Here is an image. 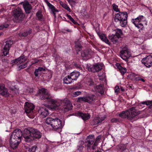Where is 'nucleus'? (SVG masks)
Segmentation results:
<instances>
[{
  "instance_id": "nucleus-1",
  "label": "nucleus",
  "mask_w": 152,
  "mask_h": 152,
  "mask_svg": "<svg viewBox=\"0 0 152 152\" xmlns=\"http://www.w3.org/2000/svg\"><path fill=\"white\" fill-rule=\"evenodd\" d=\"M37 95L39 96L40 99L47 101L49 105L52 109H56L61 105L65 111H68L72 108V104L69 100L66 99L64 100L56 101L52 99L47 90L44 88L39 89Z\"/></svg>"
},
{
  "instance_id": "nucleus-2",
  "label": "nucleus",
  "mask_w": 152,
  "mask_h": 152,
  "mask_svg": "<svg viewBox=\"0 0 152 152\" xmlns=\"http://www.w3.org/2000/svg\"><path fill=\"white\" fill-rule=\"evenodd\" d=\"M42 136V133L40 131L33 127L28 128L24 130L23 137L27 142H30L36 139L39 140Z\"/></svg>"
},
{
  "instance_id": "nucleus-3",
  "label": "nucleus",
  "mask_w": 152,
  "mask_h": 152,
  "mask_svg": "<svg viewBox=\"0 0 152 152\" xmlns=\"http://www.w3.org/2000/svg\"><path fill=\"white\" fill-rule=\"evenodd\" d=\"M140 113L135 107H132L126 111H123L119 114V116L123 118H127L130 121L133 122L139 118Z\"/></svg>"
},
{
  "instance_id": "nucleus-4",
  "label": "nucleus",
  "mask_w": 152,
  "mask_h": 152,
  "mask_svg": "<svg viewBox=\"0 0 152 152\" xmlns=\"http://www.w3.org/2000/svg\"><path fill=\"white\" fill-rule=\"evenodd\" d=\"M46 123L50 125L53 130L60 132L64 126L61 121L58 118L49 117L46 120Z\"/></svg>"
},
{
  "instance_id": "nucleus-5",
  "label": "nucleus",
  "mask_w": 152,
  "mask_h": 152,
  "mask_svg": "<svg viewBox=\"0 0 152 152\" xmlns=\"http://www.w3.org/2000/svg\"><path fill=\"white\" fill-rule=\"evenodd\" d=\"M128 14L126 12H119L115 15L114 21L115 22H119L120 25L122 27H125L127 24Z\"/></svg>"
},
{
  "instance_id": "nucleus-6",
  "label": "nucleus",
  "mask_w": 152,
  "mask_h": 152,
  "mask_svg": "<svg viewBox=\"0 0 152 152\" xmlns=\"http://www.w3.org/2000/svg\"><path fill=\"white\" fill-rule=\"evenodd\" d=\"M131 21L135 26L139 30H143V23L147 25L145 18L142 15H140L136 18L132 19Z\"/></svg>"
},
{
  "instance_id": "nucleus-7",
  "label": "nucleus",
  "mask_w": 152,
  "mask_h": 152,
  "mask_svg": "<svg viewBox=\"0 0 152 152\" xmlns=\"http://www.w3.org/2000/svg\"><path fill=\"white\" fill-rule=\"evenodd\" d=\"M22 137L11 134L10 140V145L11 148L15 149L17 148L21 141Z\"/></svg>"
},
{
  "instance_id": "nucleus-8",
  "label": "nucleus",
  "mask_w": 152,
  "mask_h": 152,
  "mask_svg": "<svg viewBox=\"0 0 152 152\" xmlns=\"http://www.w3.org/2000/svg\"><path fill=\"white\" fill-rule=\"evenodd\" d=\"M94 141V135L93 134H90L86 137L85 140V146L88 151L93 150L92 147Z\"/></svg>"
},
{
  "instance_id": "nucleus-9",
  "label": "nucleus",
  "mask_w": 152,
  "mask_h": 152,
  "mask_svg": "<svg viewBox=\"0 0 152 152\" xmlns=\"http://www.w3.org/2000/svg\"><path fill=\"white\" fill-rule=\"evenodd\" d=\"M13 21L16 23L21 22L24 17V14L20 9L14 10L13 12Z\"/></svg>"
},
{
  "instance_id": "nucleus-10",
  "label": "nucleus",
  "mask_w": 152,
  "mask_h": 152,
  "mask_svg": "<svg viewBox=\"0 0 152 152\" xmlns=\"http://www.w3.org/2000/svg\"><path fill=\"white\" fill-rule=\"evenodd\" d=\"M95 95L91 94L87 95L86 96L78 97L77 101L79 103H82L83 102H85L89 104H91L95 101Z\"/></svg>"
},
{
  "instance_id": "nucleus-11",
  "label": "nucleus",
  "mask_w": 152,
  "mask_h": 152,
  "mask_svg": "<svg viewBox=\"0 0 152 152\" xmlns=\"http://www.w3.org/2000/svg\"><path fill=\"white\" fill-rule=\"evenodd\" d=\"M103 64H97L93 66L90 64H87L86 68L89 72H98L102 69Z\"/></svg>"
},
{
  "instance_id": "nucleus-12",
  "label": "nucleus",
  "mask_w": 152,
  "mask_h": 152,
  "mask_svg": "<svg viewBox=\"0 0 152 152\" xmlns=\"http://www.w3.org/2000/svg\"><path fill=\"white\" fill-rule=\"evenodd\" d=\"M13 41L9 40L5 42L3 49L2 50V53L5 56H6L9 53L10 48L13 44Z\"/></svg>"
},
{
  "instance_id": "nucleus-13",
  "label": "nucleus",
  "mask_w": 152,
  "mask_h": 152,
  "mask_svg": "<svg viewBox=\"0 0 152 152\" xmlns=\"http://www.w3.org/2000/svg\"><path fill=\"white\" fill-rule=\"evenodd\" d=\"M25 111L27 114L33 113V110L34 108V106L33 104L28 102L25 103L24 104Z\"/></svg>"
},
{
  "instance_id": "nucleus-14",
  "label": "nucleus",
  "mask_w": 152,
  "mask_h": 152,
  "mask_svg": "<svg viewBox=\"0 0 152 152\" xmlns=\"http://www.w3.org/2000/svg\"><path fill=\"white\" fill-rule=\"evenodd\" d=\"M38 112L43 118L46 117L49 114L48 108L44 106L39 107Z\"/></svg>"
},
{
  "instance_id": "nucleus-15",
  "label": "nucleus",
  "mask_w": 152,
  "mask_h": 152,
  "mask_svg": "<svg viewBox=\"0 0 152 152\" xmlns=\"http://www.w3.org/2000/svg\"><path fill=\"white\" fill-rule=\"evenodd\" d=\"M152 56H147L142 60V63L147 67L150 68L152 66V61H151Z\"/></svg>"
},
{
  "instance_id": "nucleus-16",
  "label": "nucleus",
  "mask_w": 152,
  "mask_h": 152,
  "mask_svg": "<svg viewBox=\"0 0 152 152\" xmlns=\"http://www.w3.org/2000/svg\"><path fill=\"white\" fill-rule=\"evenodd\" d=\"M27 58V56H25L24 55L22 54L19 57L12 61V62L15 64H23L26 61Z\"/></svg>"
},
{
  "instance_id": "nucleus-17",
  "label": "nucleus",
  "mask_w": 152,
  "mask_h": 152,
  "mask_svg": "<svg viewBox=\"0 0 152 152\" xmlns=\"http://www.w3.org/2000/svg\"><path fill=\"white\" fill-rule=\"evenodd\" d=\"M0 94L6 97H7L10 95L7 89L4 85L1 84H0Z\"/></svg>"
},
{
  "instance_id": "nucleus-18",
  "label": "nucleus",
  "mask_w": 152,
  "mask_h": 152,
  "mask_svg": "<svg viewBox=\"0 0 152 152\" xmlns=\"http://www.w3.org/2000/svg\"><path fill=\"white\" fill-rule=\"evenodd\" d=\"M92 52L88 50L82 51L81 52V56L83 59L87 60L91 58L92 57Z\"/></svg>"
},
{
  "instance_id": "nucleus-19",
  "label": "nucleus",
  "mask_w": 152,
  "mask_h": 152,
  "mask_svg": "<svg viewBox=\"0 0 152 152\" xmlns=\"http://www.w3.org/2000/svg\"><path fill=\"white\" fill-rule=\"evenodd\" d=\"M23 7L26 14H29L32 9V7L28 1L23 2Z\"/></svg>"
},
{
  "instance_id": "nucleus-20",
  "label": "nucleus",
  "mask_w": 152,
  "mask_h": 152,
  "mask_svg": "<svg viewBox=\"0 0 152 152\" xmlns=\"http://www.w3.org/2000/svg\"><path fill=\"white\" fill-rule=\"evenodd\" d=\"M106 118V117L105 115L101 117L99 116L95 117L92 121V123L94 125H97L99 123L102 122Z\"/></svg>"
},
{
  "instance_id": "nucleus-21",
  "label": "nucleus",
  "mask_w": 152,
  "mask_h": 152,
  "mask_svg": "<svg viewBox=\"0 0 152 152\" xmlns=\"http://www.w3.org/2000/svg\"><path fill=\"white\" fill-rule=\"evenodd\" d=\"M46 71L45 67H39L36 69L34 72V74L36 77H38L39 75H41L42 74Z\"/></svg>"
},
{
  "instance_id": "nucleus-22",
  "label": "nucleus",
  "mask_w": 152,
  "mask_h": 152,
  "mask_svg": "<svg viewBox=\"0 0 152 152\" xmlns=\"http://www.w3.org/2000/svg\"><path fill=\"white\" fill-rule=\"evenodd\" d=\"M127 149L126 144H120L115 147V149L117 152H123Z\"/></svg>"
},
{
  "instance_id": "nucleus-23",
  "label": "nucleus",
  "mask_w": 152,
  "mask_h": 152,
  "mask_svg": "<svg viewBox=\"0 0 152 152\" xmlns=\"http://www.w3.org/2000/svg\"><path fill=\"white\" fill-rule=\"evenodd\" d=\"M77 115L81 117L84 121H86L89 119L91 115L88 113H83L80 111H78L77 113Z\"/></svg>"
},
{
  "instance_id": "nucleus-24",
  "label": "nucleus",
  "mask_w": 152,
  "mask_h": 152,
  "mask_svg": "<svg viewBox=\"0 0 152 152\" xmlns=\"http://www.w3.org/2000/svg\"><path fill=\"white\" fill-rule=\"evenodd\" d=\"M80 75V73L78 71L75 70L72 72L69 75L70 78L73 80H76Z\"/></svg>"
},
{
  "instance_id": "nucleus-25",
  "label": "nucleus",
  "mask_w": 152,
  "mask_h": 152,
  "mask_svg": "<svg viewBox=\"0 0 152 152\" xmlns=\"http://www.w3.org/2000/svg\"><path fill=\"white\" fill-rule=\"evenodd\" d=\"M98 35L101 40L108 44V45H110V43L109 40L107 39L104 34L101 33H98Z\"/></svg>"
},
{
  "instance_id": "nucleus-26",
  "label": "nucleus",
  "mask_w": 152,
  "mask_h": 152,
  "mask_svg": "<svg viewBox=\"0 0 152 152\" xmlns=\"http://www.w3.org/2000/svg\"><path fill=\"white\" fill-rule=\"evenodd\" d=\"M116 66L122 75H124L125 73L126 72L127 70L126 68L123 67L120 64L117 63Z\"/></svg>"
},
{
  "instance_id": "nucleus-27",
  "label": "nucleus",
  "mask_w": 152,
  "mask_h": 152,
  "mask_svg": "<svg viewBox=\"0 0 152 152\" xmlns=\"http://www.w3.org/2000/svg\"><path fill=\"white\" fill-rule=\"evenodd\" d=\"M31 29L26 30L22 32H20L18 34V36L20 37H26L28 35L30 34L31 33Z\"/></svg>"
},
{
  "instance_id": "nucleus-28",
  "label": "nucleus",
  "mask_w": 152,
  "mask_h": 152,
  "mask_svg": "<svg viewBox=\"0 0 152 152\" xmlns=\"http://www.w3.org/2000/svg\"><path fill=\"white\" fill-rule=\"evenodd\" d=\"M109 39L114 44L118 42V38L114 34H110L108 37Z\"/></svg>"
},
{
  "instance_id": "nucleus-29",
  "label": "nucleus",
  "mask_w": 152,
  "mask_h": 152,
  "mask_svg": "<svg viewBox=\"0 0 152 152\" xmlns=\"http://www.w3.org/2000/svg\"><path fill=\"white\" fill-rule=\"evenodd\" d=\"M11 134L15 135L16 136H20L22 138V133L21 130L19 129H15L12 133Z\"/></svg>"
},
{
  "instance_id": "nucleus-30",
  "label": "nucleus",
  "mask_w": 152,
  "mask_h": 152,
  "mask_svg": "<svg viewBox=\"0 0 152 152\" xmlns=\"http://www.w3.org/2000/svg\"><path fill=\"white\" fill-rule=\"evenodd\" d=\"M75 48L77 51L79 52L81 50L82 46L80 41H77L75 42Z\"/></svg>"
},
{
  "instance_id": "nucleus-31",
  "label": "nucleus",
  "mask_w": 152,
  "mask_h": 152,
  "mask_svg": "<svg viewBox=\"0 0 152 152\" xmlns=\"http://www.w3.org/2000/svg\"><path fill=\"white\" fill-rule=\"evenodd\" d=\"M101 135H99L95 139L94 142V144L93 145V146L92 147L93 150H94L96 147L98 145V144L101 140Z\"/></svg>"
},
{
  "instance_id": "nucleus-32",
  "label": "nucleus",
  "mask_w": 152,
  "mask_h": 152,
  "mask_svg": "<svg viewBox=\"0 0 152 152\" xmlns=\"http://www.w3.org/2000/svg\"><path fill=\"white\" fill-rule=\"evenodd\" d=\"M72 80H73L70 78L69 75H68L64 77L63 80V82L64 83L68 84L71 83Z\"/></svg>"
},
{
  "instance_id": "nucleus-33",
  "label": "nucleus",
  "mask_w": 152,
  "mask_h": 152,
  "mask_svg": "<svg viewBox=\"0 0 152 152\" xmlns=\"http://www.w3.org/2000/svg\"><path fill=\"white\" fill-rule=\"evenodd\" d=\"M115 36L118 39L121 37V36L123 35L122 30L120 29L117 28L115 30Z\"/></svg>"
},
{
  "instance_id": "nucleus-34",
  "label": "nucleus",
  "mask_w": 152,
  "mask_h": 152,
  "mask_svg": "<svg viewBox=\"0 0 152 152\" xmlns=\"http://www.w3.org/2000/svg\"><path fill=\"white\" fill-rule=\"evenodd\" d=\"M130 52L126 53L123 54H120L121 58L125 60H127L130 56Z\"/></svg>"
},
{
  "instance_id": "nucleus-35",
  "label": "nucleus",
  "mask_w": 152,
  "mask_h": 152,
  "mask_svg": "<svg viewBox=\"0 0 152 152\" xmlns=\"http://www.w3.org/2000/svg\"><path fill=\"white\" fill-rule=\"evenodd\" d=\"M47 4L49 8L51 10L52 12H58V10L56 9L55 7L52 4H51L48 1L47 2Z\"/></svg>"
},
{
  "instance_id": "nucleus-36",
  "label": "nucleus",
  "mask_w": 152,
  "mask_h": 152,
  "mask_svg": "<svg viewBox=\"0 0 152 152\" xmlns=\"http://www.w3.org/2000/svg\"><path fill=\"white\" fill-rule=\"evenodd\" d=\"M42 60L41 59H38L37 58H34L33 59V61L31 62V64L30 65V67H31L32 65L37 64L39 62H41L42 61Z\"/></svg>"
},
{
  "instance_id": "nucleus-37",
  "label": "nucleus",
  "mask_w": 152,
  "mask_h": 152,
  "mask_svg": "<svg viewBox=\"0 0 152 152\" xmlns=\"http://www.w3.org/2000/svg\"><path fill=\"white\" fill-rule=\"evenodd\" d=\"M36 16L38 20L40 21H42L43 20V15L39 11L36 13Z\"/></svg>"
},
{
  "instance_id": "nucleus-38",
  "label": "nucleus",
  "mask_w": 152,
  "mask_h": 152,
  "mask_svg": "<svg viewBox=\"0 0 152 152\" xmlns=\"http://www.w3.org/2000/svg\"><path fill=\"white\" fill-rule=\"evenodd\" d=\"M96 89L99 93L101 94H103L104 93L103 90V88L100 85H99L96 87Z\"/></svg>"
},
{
  "instance_id": "nucleus-39",
  "label": "nucleus",
  "mask_w": 152,
  "mask_h": 152,
  "mask_svg": "<svg viewBox=\"0 0 152 152\" xmlns=\"http://www.w3.org/2000/svg\"><path fill=\"white\" fill-rule=\"evenodd\" d=\"M37 148V146L34 145L32 146L31 148H29L28 151L29 152H35Z\"/></svg>"
},
{
  "instance_id": "nucleus-40",
  "label": "nucleus",
  "mask_w": 152,
  "mask_h": 152,
  "mask_svg": "<svg viewBox=\"0 0 152 152\" xmlns=\"http://www.w3.org/2000/svg\"><path fill=\"white\" fill-rule=\"evenodd\" d=\"M130 52L129 51V49L127 47H124L121 50L120 52V54H123L124 53H128Z\"/></svg>"
},
{
  "instance_id": "nucleus-41",
  "label": "nucleus",
  "mask_w": 152,
  "mask_h": 152,
  "mask_svg": "<svg viewBox=\"0 0 152 152\" xmlns=\"http://www.w3.org/2000/svg\"><path fill=\"white\" fill-rule=\"evenodd\" d=\"M66 16L72 22L75 24H76L77 23L73 18L71 15L67 14Z\"/></svg>"
},
{
  "instance_id": "nucleus-42",
  "label": "nucleus",
  "mask_w": 152,
  "mask_h": 152,
  "mask_svg": "<svg viewBox=\"0 0 152 152\" xmlns=\"http://www.w3.org/2000/svg\"><path fill=\"white\" fill-rule=\"evenodd\" d=\"M113 9L116 12H120V10L118 9V6L115 4L114 3L112 4Z\"/></svg>"
},
{
  "instance_id": "nucleus-43",
  "label": "nucleus",
  "mask_w": 152,
  "mask_h": 152,
  "mask_svg": "<svg viewBox=\"0 0 152 152\" xmlns=\"http://www.w3.org/2000/svg\"><path fill=\"white\" fill-rule=\"evenodd\" d=\"M9 26V24L6 23H4L0 25V30L4 28H7Z\"/></svg>"
},
{
  "instance_id": "nucleus-44",
  "label": "nucleus",
  "mask_w": 152,
  "mask_h": 152,
  "mask_svg": "<svg viewBox=\"0 0 152 152\" xmlns=\"http://www.w3.org/2000/svg\"><path fill=\"white\" fill-rule=\"evenodd\" d=\"M152 103V100L151 101L148 100L147 101H143L141 102L140 103V104H146L147 105H150Z\"/></svg>"
},
{
  "instance_id": "nucleus-45",
  "label": "nucleus",
  "mask_w": 152,
  "mask_h": 152,
  "mask_svg": "<svg viewBox=\"0 0 152 152\" xmlns=\"http://www.w3.org/2000/svg\"><path fill=\"white\" fill-rule=\"evenodd\" d=\"M62 6L63 8H65L69 12H71V10L67 4H63Z\"/></svg>"
},
{
  "instance_id": "nucleus-46",
  "label": "nucleus",
  "mask_w": 152,
  "mask_h": 152,
  "mask_svg": "<svg viewBox=\"0 0 152 152\" xmlns=\"http://www.w3.org/2000/svg\"><path fill=\"white\" fill-rule=\"evenodd\" d=\"M84 147L83 145H80L77 146V150H78L79 152H83V149Z\"/></svg>"
},
{
  "instance_id": "nucleus-47",
  "label": "nucleus",
  "mask_w": 152,
  "mask_h": 152,
  "mask_svg": "<svg viewBox=\"0 0 152 152\" xmlns=\"http://www.w3.org/2000/svg\"><path fill=\"white\" fill-rule=\"evenodd\" d=\"M73 65L77 68L79 69L80 70L82 69V68L81 67L80 65L77 63H74Z\"/></svg>"
},
{
  "instance_id": "nucleus-48",
  "label": "nucleus",
  "mask_w": 152,
  "mask_h": 152,
  "mask_svg": "<svg viewBox=\"0 0 152 152\" xmlns=\"http://www.w3.org/2000/svg\"><path fill=\"white\" fill-rule=\"evenodd\" d=\"M81 92L80 91H77L74 92L72 94V96L74 97H76L78 95H80Z\"/></svg>"
},
{
  "instance_id": "nucleus-49",
  "label": "nucleus",
  "mask_w": 152,
  "mask_h": 152,
  "mask_svg": "<svg viewBox=\"0 0 152 152\" xmlns=\"http://www.w3.org/2000/svg\"><path fill=\"white\" fill-rule=\"evenodd\" d=\"M28 61H27V62H25V63L23 64H22L21 65H20L19 66V67L20 69H23L25 67H26L27 66V63L28 62Z\"/></svg>"
},
{
  "instance_id": "nucleus-50",
  "label": "nucleus",
  "mask_w": 152,
  "mask_h": 152,
  "mask_svg": "<svg viewBox=\"0 0 152 152\" xmlns=\"http://www.w3.org/2000/svg\"><path fill=\"white\" fill-rule=\"evenodd\" d=\"M66 31L67 32H71L72 31L71 30L67 28L66 29V28H64L63 29L62 32L64 33H65Z\"/></svg>"
},
{
  "instance_id": "nucleus-51",
  "label": "nucleus",
  "mask_w": 152,
  "mask_h": 152,
  "mask_svg": "<svg viewBox=\"0 0 152 152\" xmlns=\"http://www.w3.org/2000/svg\"><path fill=\"white\" fill-rule=\"evenodd\" d=\"M11 90L15 94L17 95V94L18 93V90L16 88H13V89H11Z\"/></svg>"
},
{
  "instance_id": "nucleus-52",
  "label": "nucleus",
  "mask_w": 152,
  "mask_h": 152,
  "mask_svg": "<svg viewBox=\"0 0 152 152\" xmlns=\"http://www.w3.org/2000/svg\"><path fill=\"white\" fill-rule=\"evenodd\" d=\"M118 121V119L116 118H113L111 120V123H116Z\"/></svg>"
},
{
  "instance_id": "nucleus-53",
  "label": "nucleus",
  "mask_w": 152,
  "mask_h": 152,
  "mask_svg": "<svg viewBox=\"0 0 152 152\" xmlns=\"http://www.w3.org/2000/svg\"><path fill=\"white\" fill-rule=\"evenodd\" d=\"M33 88H28L27 90V91L30 94H32L33 91Z\"/></svg>"
},
{
  "instance_id": "nucleus-54",
  "label": "nucleus",
  "mask_w": 152,
  "mask_h": 152,
  "mask_svg": "<svg viewBox=\"0 0 152 152\" xmlns=\"http://www.w3.org/2000/svg\"><path fill=\"white\" fill-rule=\"evenodd\" d=\"M120 89L118 86H116L115 88V92H117L119 91Z\"/></svg>"
},
{
  "instance_id": "nucleus-55",
  "label": "nucleus",
  "mask_w": 152,
  "mask_h": 152,
  "mask_svg": "<svg viewBox=\"0 0 152 152\" xmlns=\"http://www.w3.org/2000/svg\"><path fill=\"white\" fill-rule=\"evenodd\" d=\"M89 85L90 86H92L94 85V83L92 80H91L90 82L88 81Z\"/></svg>"
},
{
  "instance_id": "nucleus-56",
  "label": "nucleus",
  "mask_w": 152,
  "mask_h": 152,
  "mask_svg": "<svg viewBox=\"0 0 152 152\" xmlns=\"http://www.w3.org/2000/svg\"><path fill=\"white\" fill-rule=\"evenodd\" d=\"M141 78L140 77H137L136 78V80L140 81Z\"/></svg>"
},
{
  "instance_id": "nucleus-57",
  "label": "nucleus",
  "mask_w": 152,
  "mask_h": 152,
  "mask_svg": "<svg viewBox=\"0 0 152 152\" xmlns=\"http://www.w3.org/2000/svg\"><path fill=\"white\" fill-rule=\"evenodd\" d=\"M94 152H102L100 150L97 149Z\"/></svg>"
},
{
  "instance_id": "nucleus-58",
  "label": "nucleus",
  "mask_w": 152,
  "mask_h": 152,
  "mask_svg": "<svg viewBox=\"0 0 152 152\" xmlns=\"http://www.w3.org/2000/svg\"><path fill=\"white\" fill-rule=\"evenodd\" d=\"M149 106H148V108L150 109H152V103L150 105H149Z\"/></svg>"
},
{
  "instance_id": "nucleus-59",
  "label": "nucleus",
  "mask_w": 152,
  "mask_h": 152,
  "mask_svg": "<svg viewBox=\"0 0 152 152\" xmlns=\"http://www.w3.org/2000/svg\"><path fill=\"white\" fill-rule=\"evenodd\" d=\"M140 81H141L143 82H145V80L144 79L142 78H140Z\"/></svg>"
},
{
  "instance_id": "nucleus-60",
  "label": "nucleus",
  "mask_w": 152,
  "mask_h": 152,
  "mask_svg": "<svg viewBox=\"0 0 152 152\" xmlns=\"http://www.w3.org/2000/svg\"><path fill=\"white\" fill-rule=\"evenodd\" d=\"M93 5H94L95 7L97 5L96 3L95 2H94L93 3Z\"/></svg>"
},
{
  "instance_id": "nucleus-61",
  "label": "nucleus",
  "mask_w": 152,
  "mask_h": 152,
  "mask_svg": "<svg viewBox=\"0 0 152 152\" xmlns=\"http://www.w3.org/2000/svg\"><path fill=\"white\" fill-rule=\"evenodd\" d=\"M120 89L121 90L123 91H124V89H123L122 87H121L120 88Z\"/></svg>"
},
{
  "instance_id": "nucleus-62",
  "label": "nucleus",
  "mask_w": 152,
  "mask_h": 152,
  "mask_svg": "<svg viewBox=\"0 0 152 152\" xmlns=\"http://www.w3.org/2000/svg\"><path fill=\"white\" fill-rule=\"evenodd\" d=\"M2 144V141L0 139V145H1Z\"/></svg>"
},
{
  "instance_id": "nucleus-63",
  "label": "nucleus",
  "mask_w": 152,
  "mask_h": 152,
  "mask_svg": "<svg viewBox=\"0 0 152 152\" xmlns=\"http://www.w3.org/2000/svg\"><path fill=\"white\" fill-rule=\"evenodd\" d=\"M55 12H53V14L54 16L56 17V13H55Z\"/></svg>"
},
{
  "instance_id": "nucleus-64",
  "label": "nucleus",
  "mask_w": 152,
  "mask_h": 152,
  "mask_svg": "<svg viewBox=\"0 0 152 152\" xmlns=\"http://www.w3.org/2000/svg\"><path fill=\"white\" fill-rule=\"evenodd\" d=\"M67 1L69 3H70L71 1H72V0H67Z\"/></svg>"
}]
</instances>
